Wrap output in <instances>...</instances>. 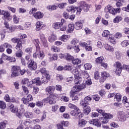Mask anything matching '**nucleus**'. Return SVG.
<instances>
[{"instance_id": "1", "label": "nucleus", "mask_w": 129, "mask_h": 129, "mask_svg": "<svg viewBox=\"0 0 129 129\" xmlns=\"http://www.w3.org/2000/svg\"><path fill=\"white\" fill-rule=\"evenodd\" d=\"M79 7L76 8L72 6L68 8V11L73 13H75V11H77V15L81 14V11H82V10L86 13L88 11V5L86 4V2L84 1L80 2L79 4Z\"/></svg>"}, {"instance_id": "2", "label": "nucleus", "mask_w": 129, "mask_h": 129, "mask_svg": "<svg viewBox=\"0 0 129 129\" xmlns=\"http://www.w3.org/2000/svg\"><path fill=\"white\" fill-rule=\"evenodd\" d=\"M85 81L86 84L83 83L82 85H81V84H80L79 85H75L74 86V91H81L82 89L86 88V85H91V84H92V81H91V79L90 78L85 80Z\"/></svg>"}, {"instance_id": "3", "label": "nucleus", "mask_w": 129, "mask_h": 129, "mask_svg": "<svg viewBox=\"0 0 129 129\" xmlns=\"http://www.w3.org/2000/svg\"><path fill=\"white\" fill-rule=\"evenodd\" d=\"M12 73L11 76V77L14 78L17 77V76H19L20 74L19 72H20L21 75H24L25 73H26V70H20V67L18 66H14L12 69Z\"/></svg>"}, {"instance_id": "4", "label": "nucleus", "mask_w": 129, "mask_h": 129, "mask_svg": "<svg viewBox=\"0 0 129 129\" xmlns=\"http://www.w3.org/2000/svg\"><path fill=\"white\" fill-rule=\"evenodd\" d=\"M72 73L74 74L75 77V79L74 80L75 84H81L83 81L82 78L79 76V71L78 70V69L76 68L74 69L72 71Z\"/></svg>"}, {"instance_id": "5", "label": "nucleus", "mask_w": 129, "mask_h": 129, "mask_svg": "<svg viewBox=\"0 0 129 129\" xmlns=\"http://www.w3.org/2000/svg\"><path fill=\"white\" fill-rule=\"evenodd\" d=\"M105 12L106 13H110L112 15H115L116 13H120V8L114 9L110 5L107 6L105 8Z\"/></svg>"}, {"instance_id": "6", "label": "nucleus", "mask_w": 129, "mask_h": 129, "mask_svg": "<svg viewBox=\"0 0 129 129\" xmlns=\"http://www.w3.org/2000/svg\"><path fill=\"white\" fill-rule=\"evenodd\" d=\"M41 48L36 49V51L33 54V57L34 59H40V60H43L45 58V52L43 51H41Z\"/></svg>"}, {"instance_id": "7", "label": "nucleus", "mask_w": 129, "mask_h": 129, "mask_svg": "<svg viewBox=\"0 0 129 129\" xmlns=\"http://www.w3.org/2000/svg\"><path fill=\"white\" fill-rule=\"evenodd\" d=\"M91 100V97L88 96L84 98V100H82L81 101L80 104L83 106V107L85 108V107L88 105V103L90 102Z\"/></svg>"}, {"instance_id": "8", "label": "nucleus", "mask_w": 129, "mask_h": 129, "mask_svg": "<svg viewBox=\"0 0 129 129\" xmlns=\"http://www.w3.org/2000/svg\"><path fill=\"white\" fill-rule=\"evenodd\" d=\"M39 38L40 39V40L42 42V44L44 47V48H47L48 47V41H47V39H46V37H45V35L42 33H39Z\"/></svg>"}, {"instance_id": "9", "label": "nucleus", "mask_w": 129, "mask_h": 129, "mask_svg": "<svg viewBox=\"0 0 129 129\" xmlns=\"http://www.w3.org/2000/svg\"><path fill=\"white\" fill-rule=\"evenodd\" d=\"M59 57L61 59H66L67 61H72L74 59V57L69 53H65L64 54H60Z\"/></svg>"}, {"instance_id": "10", "label": "nucleus", "mask_w": 129, "mask_h": 129, "mask_svg": "<svg viewBox=\"0 0 129 129\" xmlns=\"http://www.w3.org/2000/svg\"><path fill=\"white\" fill-rule=\"evenodd\" d=\"M43 101L46 103H49V104H55V103H56V100L54 98L53 96H50L49 97L43 99Z\"/></svg>"}, {"instance_id": "11", "label": "nucleus", "mask_w": 129, "mask_h": 129, "mask_svg": "<svg viewBox=\"0 0 129 129\" xmlns=\"http://www.w3.org/2000/svg\"><path fill=\"white\" fill-rule=\"evenodd\" d=\"M118 117L120 121H125L126 120V115L124 113L123 111H119L118 112Z\"/></svg>"}, {"instance_id": "12", "label": "nucleus", "mask_w": 129, "mask_h": 129, "mask_svg": "<svg viewBox=\"0 0 129 129\" xmlns=\"http://www.w3.org/2000/svg\"><path fill=\"white\" fill-rule=\"evenodd\" d=\"M37 62L33 60H31L30 62L28 64V68L31 70H36L37 69Z\"/></svg>"}, {"instance_id": "13", "label": "nucleus", "mask_w": 129, "mask_h": 129, "mask_svg": "<svg viewBox=\"0 0 129 129\" xmlns=\"http://www.w3.org/2000/svg\"><path fill=\"white\" fill-rule=\"evenodd\" d=\"M84 21L83 20H81L75 23V27L76 30H81L83 28V23Z\"/></svg>"}, {"instance_id": "14", "label": "nucleus", "mask_w": 129, "mask_h": 129, "mask_svg": "<svg viewBox=\"0 0 129 129\" xmlns=\"http://www.w3.org/2000/svg\"><path fill=\"white\" fill-rule=\"evenodd\" d=\"M108 116H103L104 118L103 119V121H102V124H104L105 123H107L108 122V119L112 118L113 117V115L110 114H107Z\"/></svg>"}, {"instance_id": "15", "label": "nucleus", "mask_w": 129, "mask_h": 129, "mask_svg": "<svg viewBox=\"0 0 129 129\" xmlns=\"http://www.w3.org/2000/svg\"><path fill=\"white\" fill-rule=\"evenodd\" d=\"M22 84H27V86L28 87H32V81H30L29 79L25 78L22 79V82H21Z\"/></svg>"}, {"instance_id": "16", "label": "nucleus", "mask_w": 129, "mask_h": 129, "mask_svg": "<svg viewBox=\"0 0 129 129\" xmlns=\"http://www.w3.org/2000/svg\"><path fill=\"white\" fill-rule=\"evenodd\" d=\"M21 110L20 112L19 111H17L16 112V116L19 118H23V114L24 112H25V109H24V105H21Z\"/></svg>"}, {"instance_id": "17", "label": "nucleus", "mask_w": 129, "mask_h": 129, "mask_svg": "<svg viewBox=\"0 0 129 129\" xmlns=\"http://www.w3.org/2000/svg\"><path fill=\"white\" fill-rule=\"evenodd\" d=\"M33 17L36 20H40V19H42L43 17H44V14L42 13V12L38 11L33 14Z\"/></svg>"}, {"instance_id": "18", "label": "nucleus", "mask_w": 129, "mask_h": 129, "mask_svg": "<svg viewBox=\"0 0 129 129\" xmlns=\"http://www.w3.org/2000/svg\"><path fill=\"white\" fill-rule=\"evenodd\" d=\"M40 72L42 74V77H44V76H46V78L47 79H49V75L50 74H49V72L47 71V70L45 68H42L40 70Z\"/></svg>"}, {"instance_id": "19", "label": "nucleus", "mask_w": 129, "mask_h": 129, "mask_svg": "<svg viewBox=\"0 0 129 129\" xmlns=\"http://www.w3.org/2000/svg\"><path fill=\"white\" fill-rule=\"evenodd\" d=\"M89 122L91 124H93V125L97 126V127H100V126H101V124L98 122V119H92L89 120Z\"/></svg>"}, {"instance_id": "20", "label": "nucleus", "mask_w": 129, "mask_h": 129, "mask_svg": "<svg viewBox=\"0 0 129 129\" xmlns=\"http://www.w3.org/2000/svg\"><path fill=\"white\" fill-rule=\"evenodd\" d=\"M74 29H75V26L73 24H69L68 25V29L67 30V34H70L71 33H73L74 31Z\"/></svg>"}, {"instance_id": "21", "label": "nucleus", "mask_w": 129, "mask_h": 129, "mask_svg": "<svg viewBox=\"0 0 129 129\" xmlns=\"http://www.w3.org/2000/svg\"><path fill=\"white\" fill-rule=\"evenodd\" d=\"M87 123V121L84 119H80L78 121V125L79 127H84V126Z\"/></svg>"}, {"instance_id": "22", "label": "nucleus", "mask_w": 129, "mask_h": 129, "mask_svg": "<svg viewBox=\"0 0 129 129\" xmlns=\"http://www.w3.org/2000/svg\"><path fill=\"white\" fill-rule=\"evenodd\" d=\"M68 107H69V108H71V109H74L75 110H77L78 114H80V109H79V108L75 105L72 103H69L68 104Z\"/></svg>"}, {"instance_id": "23", "label": "nucleus", "mask_w": 129, "mask_h": 129, "mask_svg": "<svg viewBox=\"0 0 129 129\" xmlns=\"http://www.w3.org/2000/svg\"><path fill=\"white\" fill-rule=\"evenodd\" d=\"M36 31H41L43 28V23L41 21H38L36 23Z\"/></svg>"}, {"instance_id": "24", "label": "nucleus", "mask_w": 129, "mask_h": 129, "mask_svg": "<svg viewBox=\"0 0 129 129\" xmlns=\"http://www.w3.org/2000/svg\"><path fill=\"white\" fill-rule=\"evenodd\" d=\"M45 90L46 92H48L49 94H52L55 91V87L53 86H48L46 88Z\"/></svg>"}, {"instance_id": "25", "label": "nucleus", "mask_w": 129, "mask_h": 129, "mask_svg": "<svg viewBox=\"0 0 129 129\" xmlns=\"http://www.w3.org/2000/svg\"><path fill=\"white\" fill-rule=\"evenodd\" d=\"M71 115H73V116H75V115H78L80 118H81V117H83V114L81 113V111H80V113L78 114V112H77V110H72L71 111Z\"/></svg>"}, {"instance_id": "26", "label": "nucleus", "mask_w": 129, "mask_h": 129, "mask_svg": "<svg viewBox=\"0 0 129 129\" xmlns=\"http://www.w3.org/2000/svg\"><path fill=\"white\" fill-rule=\"evenodd\" d=\"M32 42L33 44L35 45L36 47V50L40 49V40H39V39H36L32 40Z\"/></svg>"}, {"instance_id": "27", "label": "nucleus", "mask_w": 129, "mask_h": 129, "mask_svg": "<svg viewBox=\"0 0 129 129\" xmlns=\"http://www.w3.org/2000/svg\"><path fill=\"white\" fill-rule=\"evenodd\" d=\"M57 40V36L55 35H51L48 37V41L49 43H53Z\"/></svg>"}, {"instance_id": "28", "label": "nucleus", "mask_w": 129, "mask_h": 129, "mask_svg": "<svg viewBox=\"0 0 129 129\" xmlns=\"http://www.w3.org/2000/svg\"><path fill=\"white\" fill-rule=\"evenodd\" d=\"M24 115L27 118L32 119L34 118V114H33V112H32L26 111L24 113Z\"/></svg>"}, {"instance_id": "29", "label": "nucleus", "mask_w": 129, "mask_h": 129, "mask_svg": "<svg viewBox=\"0 0 129 129\" xmlns=\"http://www.w3.org/2000/svg\"><path fill=\"white\" fill-rule=\"evenodd\" d=\"M32 84H36V85H41L42 84V81L40 79V78H35L32 80Z\"/></svg>"}, {"instance_id": "30", "label": "nucleus", "mask_w": 129, "mask_h": 129, "mask_svg": "<svg viewBox=\"0 0 129 129\" xmlns=\"http://www.w3.org/2000/svg\"><path fill=\"white\" fill-rule=\"evenodd\" d=\"M70 38V36L69 35H63L60 37V40L62 42H67L69 38Z\"/></svg>"}, {"instance_id": "31", "label": "nucleus", "mask_w": 129, "mask_h": 129, "mask_svg": "<svg viewBox=\"0 0 129 129\" xmlns=\"http://www.w3.org/2000/svg\"><path fill=\"white\" fill-rule=\"evenodd\" d=\"M105 49L106 50H107V51L110 52L111 53L113 52V51H114V48H113V46L109 45L108 44L105 45Z\"/></svg>"}, {"instance_id": "32", "label": "nucleus", "mask_w": 129, "mask_h": 129, "mask_svg": "<svg viewBox=\"0 0 129 129\" xmlns=\"http://www.w3.org/2000/svg\"><path fill=\"white\" fill-rule=\"evenodd\" d=\"M102 37H104L105 38H108L109 37V36H111V35H110V32H109V31L107 30H105L102 33Z\"/></svg>"}, {"instance_id": "33", "label": "nucleus", "mask_w": 129, "mask_h": 129, "mask_svg": "<svg viewBox=\"0 0 129 129\" xmlns=\"http://www.w3.org/2000/svg\"><path fill=\"white\" fill-rule=\"evenodd\" d=\"M16 50L17 51H22V49H23L22 43L21 41H19L17 42V44L15 47Z\"/></svg>"}, {"instance_id": "34", "label": "nucleus", "mask_w": 129, "mask_h": 129, "mask_svg": "<svg viewBox=\"0 0 129 129\" xmlns=\"http://www.w3.org/2000/svg\"><path fill=\"white\" fill-rule=\"evenodd\" d=\"M116 2V6L118 8H119L123 5L125 3L124 0H115Z\"/></svg>"}, {"instance_id": "35", "label": "nucleus", "mask_w": 129, "mask_h": 129, "mask_svg": "<svg viewBox=\"0 0 129 129\" xmlns=\"http://www.w3.org/2000/svg\"><path fill=\"white\" fill-rule=\"evenodd\" d=\"M96 111L99 112V113H100L101 114H102V115L103 116H104V115H105V116H108V114L106 113H105V110H102L101 109H100V108H97L96 109Z\"/></svg>"}, {"instance_id": "36", "label": "nucleus", "mask_w": 129, "mask_h": 129, "mask_svg": "<svg viewBox=\"0 0 129 129\" xmlns=\"http://www.w3.org/2000/svg\"><path fill=\"white\" fill-rule=\"evenodd\" d=\"M9 107L12 112H17L18 111V109L17 107H15V106H14V104H10L9 105Z\"/></svg>"}, {"instance_id": "37", "label": "nucleus", "mask_w": 129, "mask_h": 129, "mask_svg": "<svg viewBox=\"0 0 129 129\" xmlns=\"http://www.w3.org/2000/svg\"><path fill=\"white\" fill-rule=\"evenodd\" d=\"M20 123H21V124H24V125H28V124H30V123H31L32 121L31 120L27 119L26 120H20Z\"/></svg>"}, {"instance_id": "38", "label": "nucleus", "mask_w": 129, "mask_h": 129, "mask_svg": "<svg viewBox=\"0 0 129 129\" xmlns=\"http://www.w3.org/2000/svg\"><path fill=\"white\" fill-rule=\"evenodd\" d=\"M122 102L126 107H129V102L127 101V98L126 96L123 97Z\"/></svg>"}, {"instance_id": "39", "label": "nucleus", "mask_w": 129, "mask_h": 129, "mask_svg": "<svg viewBox=\"0 0 129 129\" xmlns=\"http://www.w3.org/2000/svg\"><path fill=\"white\" fill-rule=\"evenodd\" d=\"M52 27L55 30H59V29H60V27L61 26L60 24V22H55L52 24Z\"/></svg>"}, {"instance_id": "40", "label": "nucleus", "mask_w": 129, "mask_h": 129, "mask_svg": "<svg viewBox=\"0 0 129 129\" xmlns=\"http://www.w3.org/2000/svg\"><path fill=\"white\" fill-rule=\"evenodd\" d=\"M79 92V91L75 92L74 91H74L73 93L72 100L73 101H78V96L77 95H75V93Z\"/></svg>"}, {"instance_id": "41", "label": "nucleus", "mask_w": 129, "mask_h": 129, "mask_svg": "<svg viewBox=\"0 0 129 129\" xmlns=\"http://www.w3.org/2000/svg\"><path fill=\"white\" fill-rule=\"evenodd\" d=\"M79 40H78L77 38H74L73 40L71 41V45H73V46H77V44H79Z\"/></svg>"}, {"instance_id": "42", "label": "nucleus", "mask_w": 129, "mask_h": 129, "mask_svg": "<svg viewBox=\"0 0 129 129\" xmlns=\"http://www.w3.org/2000/svg\"><path fill=\"white\" fill-rule=\"evenodd\" d=\"M2 16H4L5 18H6L8 19V18H10V16H11V14L9 13V11H2Z\"/></svg>"}, {"instance_id": "43", "label": "nucleus", "mask_w": 129, "mask_h": 129, "mask_svg": "<svg viewBox=\"0 0 129 129\" xmlns=\"http://www.w3.org/2000/svg\"><path fill=\"white\" fill-rule=\"evenodd\" d=\"M122 20L121 16H117L113 19V23H119Z\"/></svg>"}, {"instance_id": "44", "label": "nucleus", "mask_w": 129, "mask_h": 129, "mask_svg": "<svg viewBox=\"0 0 129 129\" xmlns=\"http://www.w3.org/2000/svg\"><path fill=\"white\" fill-rule=\"evenodd\" d=\"M90 111H91V108L89 106H88L87 107V108L83 109V112H84V113H85V114H86V115L89 114Z\"/></svg>"}, {"instance_id": "45", "label": "nucleus", "mask_w": 129, "mask_h": 129, "mask_svg": "<svg viewBox=\"0 0 129 129\" xmlns=\"http://www.w3.org/2000/svg\"><path fill=\"white\" fill-rule=\"evenodd\" d=\"M8 122L7 121H3L0 123V129H5L7 127V124Z\"/></svg>"}, {"instance_id": "46", "label": "nucleus", "mask_w": 129, "mask_h": 129, "mask_svg": "<svg viewBox=\"0 0 129 129\" xmlns=\"http://www.w3.org/2000/svg\"><path fill=\"white\" fill-rule=\"evenodd\" d=\"M49 80H50V75H49V78H47V76H44L43 77V78H42L41 79V83H44V82H45L46 83H47Z\"/></svg>"}, {"instance_id": "47", "label": "nucleus", "mask_w": 129, "mask_h": 129, "mask_svg": "<svg viewBox=\"0 0 129 129\" xmlns=\"http://www.w3.org/2000/svg\"><path fill=\"white\" fill-rule=\"evenodd\" d=\"M13 23L14 24H19L20 23V18L17 17V15H13Z\"/></svg>"}, {"instance_id": "48", "label": "nucleus", "mask_w": 129, "mask_h": 129, "mask_svg": "<svg viewBox=\"0 0 129 129\" xmlns=\"http://www.w3.org/2000/svg\"><path fill=\"white\" fill-rule=\"evenodd\" d=\"M114 99H116V101H121V95L119 93H117L114 97Z\"/></svg>"}, {"instance_id": "49", "label": "nucleus", "mask_w": 129, "mask_h": 129, "mask_svg": "<svg viewBox=\"0 0 129 129\" xmlns=\"http://www.w3.org/2000/svg\"><path fill=\"white\" fill-rule=\"evenodd\" d=\"M129 45V41L128 40H123L121 42V45L122 47H127Z\"/></svg>"}, {"instance_id": "50", "label": "nucleus", "mask_w": 129, "mask_h": 129, "mask_svg": "<svg viewBox=\"0 0 129 129\" xmlns=\"http://www.w3.org/2000/svg\"><path fill=\"white\" fill-rule=\"evenodd\" d=\"M64 70H67V71H70L71 70H72L73 67H72V65L70 64H68L66 65L64 67Z\"/></svg>"}, {"instance_id": "51", "label": "nucleus", "mask_w": 129, "mask_h": 129, "mask_svg": "<svg viewBox=\"0 0 129 129\" xmlns=\"http://www.w3.org/2000/svg\"><path fill=\"white\" fill-rule=\"evenodd\" d=\"M103 60H104V57L103 56H100L96 58V63H98V64H101L103 62L102 61Z\"/></svg>"}, {"instance_id": "52", "label": "nucleus", "mask_w": 129, "mask_h": 129, "mask_svg": "<svg viewBox=\"0 0 129 129\" xmlns=\"http://www.w3.org/2000/svg\"><path fill=\"white\" fill-rule=\"evenodd\" d=\"M46 9L49 11H54L57 9V6L55 5H52L51 6L49 5L46 7Z\"/></svg>"}, {"instance_id": "53", "label": "nucleus", "mask_w": 129, "mask_h": 129, "mask_svg": "<svg viewBox=\"0 0 129 129\" xmlns=\"http://www.w3.org/2000/svg\"><path fill=\"white\" fill-rule=\"evenodd\" d=\"M72 63L74 65H77L78 64H80L81 63V60L78 58L73 59L72 60Z\"/></svg>"}, {"instance_id": "54", "label": "nucleus", "mask_w": 129, "mask_h": 129, "mask_svg": "<svg viewBox=\"0 0 129 129\" xmlns=\"http://www.w3.org/2000/svg\"><path fill=\"white\" fill-rule=\"evenodd\" d=\"M22 88L23 90L24 93L27 95V94H29V89L26 87V86H22Z\"/></svg>"}, {"instance_id": "55", "label": "nucleus", "mask_w": 129, "mask_h": 129, "mask_svg": "<svg viewBox=\"0 0 129 129\" xmlns=\"http://www.w3.org/2000/svg\"><path fill=\"white\" fill-rule=\"evenodd\" d=\"M108 40L110 42V43H112V44H115V43H116L114 37H113V36L111 35H109Z\"/></svg>"}, {"instance_id": "56", "label": "nucleus", "mask_w": 129, "mask_h": 129, "mask_svg": "<svg viewBox=\"0 0 129 129\" xmlns=\"http://www.w3.org/2000/svg\"><path fill=\"white\" fill-rule=\"evenodd\" d=\"M10 101L19 104L20 103V99L19 98L12 97Z\"/></svg>"}, {"instance_id": "57", "label": "nucleus", "mask_w": 129, "mask_h": 129, "mask_svg": "<svg viewBox=\"0 0 129 129\" xmlns=\"http://www.w3.org/2000/svg\"><path fill=\"white\" fill-rule=\"evenodd\" d=\"M7 107V105L6 103L3 101H0V108L2 109H5Z\"/></svg>"}, {"instance_id": "58", "label": "nucleus", "mask_w": 129, "mask_h": 129, "mask_svg": "<svg viewBox=\"0 0 129 129\" xmlns=\"http://www.w3.org/2000/svg\"><path fill=\"white\" fill-rule=\"evenodd\" d=\"M57 58L58 56L56 54L51 55L49 58L50 61H54L55 60H57Z\"/></svg>"}, {"instance_id": "59", "label": "nucleus", "mask_w": 129, "mask_h": 129, "mask_svg": "<svg viewBox=\"0 0 129 129\" xmlns=\"http://www.w3.org/2000/svg\"><path fill=\"white\" fill-rule=\"evenodd\" d=\"M84 67L86 70H90L92 67V66L90 63H88L85 64Z\"/></svg>"}, {"instance_id": "60", "label": "nucleus", "mask_w": 129, "mask_h": 129, "mask_svg": "<svg viewBox=\"0 0 129 129\" xmlns=\"http://www.w3.org/2000/svg\"><path fill=\"white\" fill-rule=\"evenodd\" d=\"M83 78L84 80H87L89 78H90V77L89 76V74L87 73V72H84L83 73Z\"/></svg>"}, {"instance_id": "61", "label": "nucleus", "mask_w": 129, "mask_h": 129, "mask_svg": "<svg viewBox=\"0 0 129 129\" xmlns=\"http://www.w3.org/2000/svg\"><path fill=\"white\" fill-rule=\"evenodd\" d=\"M2 45H3L4 48H7V49L10 48L11 49H13V46H12L10 44L8 43V42H6Z\"/></svg>"}, {"instance_id": "62", "label": "nucleus", "mask_w": 129, "mask_h": 129, "mask_svg": "<svg viewBox=\"0 0 129 129\" xmlns=\"http://www.w3.org/2000/svg\"><path fill=\"white\" fill-rule=\"evenodd\" d=\"M58 108H59V106L58 105H54L52 106L51 110L52 112H56L58 110Z\"/></svg>"}, {"instance_id": "63", "label": "nucleus", "mask_w": 129, "mask_h": 129, "mask_svg": "<svg viewBox=\"0 0 129 129\" xmlns=\"http://www.w3.org/2000/svg\"><path fill=\"white\" fill-rule=\"evenodd\" d=\"M114 67L115 69L116 68H122L121 67V63H120L119 61H116L114 63Z\"/></svg>"}, {"instance_id": "64", "label": "nucleus", "mask_w": 129, "mask_h": 129, "mask_svg": "<svg viewBox=\"0 0 129 129\" xmlns=\"http://www.w3.org/2000/svg\"><path fill=\"white\" fill-rule=\"evenodd\" d=\"M67 6V3H62L58 5V8L59 9H64Z\"/></svg>"}]
</instances>
